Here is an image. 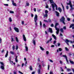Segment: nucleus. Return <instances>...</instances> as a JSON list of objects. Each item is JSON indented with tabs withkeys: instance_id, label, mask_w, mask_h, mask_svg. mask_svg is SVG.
Segmentation results:
<instances>
[{
	"instance_id": "obj_40",
	"label": "nucleus",
	"mask_w": 74,
	"mask_h": 74,
	"mask_svg": "<svg viewBox=\"0 0 74 74\" xmlns=\"http://www.w3.org/2000/svg\"><path fill=\"white\" fill-rule=\"evenodd\" d=\"M41 65H39V66H38V67H39V69H41Z\"/></svg>"
},
{
	"instance_id": "obj_22",
	"label": "nucleus",
	"mask_w": 74,
	"mask_h": 74,
	"mask_svg": "<svg viewBox=\"0 0 74 74\" xmlns=\"http://www.w3.org/2000/svg\"><path fill=\"white\" fill-rule=\"evenodd\" d=\"M43 16L44 18H45V17H47L48 16V14H44Z\"/></svg>"
},
{
	"instance_id": "obj_33",
	"label": "nucleus",
	"mask_w": 74,
	"mask_h": 74,
	"mask_svg": "<svg viewBox=\"0 0 74 74\" xmlns=\"http://www.w3.org/2000/svg\"><path fill=\"white\" fill-rule=\"evenodd\" d=\"M61 5H62V7L63 8V10L64 11V6H63V5L62 4H61Z\"/></svg>"
},
{
	"instance_id": "obj_47",
	"label": "nucleus",
	"mask_w": 74,
	"mask_h": 74,
	"mask_svg": "<svg viewBox=\"0 0 74 74\" xmlns=\"http://www.w3.org/2000/svg\"><path fill=\"white\" fill-rule=\"evenodd\" d=\"M4 5H5V6H8V4H4Z\"/></svg>"
},
{
	"instance_id": "obj_37",
	"label": "nucleus",
	"mask_w": 74,
	"mask_h": 74,
	"mask_svg": "<svg viewBox=\"0 0 74 74\" xmlns=\"http://www.w3.org/2000/svg\"><path fill=\"white\" fill-rule=\"evenodd\" d=\"M45 14H47L48 13V11L47 10H46L45 11Z\"/></svg>"
},
{
	"instance_id": "obj_50",
	"label": "nucleus",
	"mask_w": 74,
	"mask_h": 74,
	"mask_svg": "<svg viewBox=\"0 0 74 74\" xmlns=\"http://www.w3.org/2000/svg\"><path fill=\"white\" fill-rule=\"evenodd\" d=\"M58 47H60V43H58Z\"/></svg>"
},
{
	"instance_id": "obj_29",
	"label": "nucleus",
	"mask_w": 74,
	"mask_h": 74,
	"mask_svg": "<svg viewBox=\"0 0 74 74\" xmlns=\"http://www.w3.org/2000/svg\"><path fill=\"white\" fill-rule=\"evenodd\" d=\"M69 61H70V63H71V64H74V62L73 61H72L70 60Z\"/></svg>"
},
{
	"instance_id": "obj_51",
	"label": "nucleus",
	"mask_w": 74,
	"mask_h": 74,
	"mask_svg": "<svg viewBox=\"0 0 74 74\" xmlns=\"http://www.w3.org/2000/svg\"><path fill=\"white\" fill-rule=\"evenodd\" d=\"M23 66H24V63H23L22 64L21 67H23Z\"/></svg>"
},
{
	"instance_id": "obj_14",
	"label": "nucleus",
	"mask_w": 74,
	"mask_h": 74,
	"mask_svg": "<svg viewBox=\"0 0 74 74\" xmlns=\"http://www.w3.org/2000/svg\"><path fill=\"white\" fill-rule=\"evenodd\" d=\"M13 36H12V37L11 38V42H13V41H15V40L14 39V38L12 37Z\"/></svg>"
},
{
	"instance_id": "obj_24",
	"label": "nucleus",
	"mask_w": 74,
	"mask_h": 74,
	"mask_svg": "<svg viewBox=\"0 0 74 74\" xmlns=\"http://www.w3.org/2000/svg\"><path fill=\"white\" fill-rule=\"evenodd\" d=\"M58 10L60 12H62V9H61V8H58Z\"/></svg>"
},
{
	"instance_id": "obj_35",
	"label": "nucleus",
	"mask_w": 74,
	"mask_h": 74,
	"mask_svg": "<svg viewBox=\"0 0 74 74\" xmlns=\"http://www.w3.org/2000/svg\"><path fill=\"white\" fill-rule=\"evenodd\" d=\"M67 71H71V69H67Z\"/></svg>"
},
{
	"instance_id": "obj_49",
	"label": "nucleus",
	"mask_w": 74,
	"mask_h": 74,
	"mask_svg": "<svg viewBox=\"0 0 74 74\" xmlns=\"http://www.w3.org/2000/svg\"><path fill=\"white\" fill-rule=\"evenodd\" d=\"M67 20H68V21H70V18H67Z\"/></svg>"
},
{
	"instance_id": "obj_27",
	"label": "nucleus",
	"mask_w": 74,
	"mask_h": 74,
	"mask_svg": "<svg viewBox=\"0 0 74 74\" xmlns=\"http://www.w3.org/2000/svg\"><path fill=\"white\" fill-rule=\"evenodd\" d=\"M10 53L11 54H12V55H14V52L12 51H10Z\"/></svg>"
},
{
	"instance_id": "obj_19",
	"label": "nucleus",
	"mask_w": 74,
	"mask_h": 74,
	"mask_svg": "<svg viewBox=\"0 0 74 74\" xmlns=\"http://www.w3.org/2000/svg\"><path fill=\"white\" fill-rule=\"evenodd\" d=\"M52 36L54 38L55 40H56V36H55V35L53 34H52Z\"/></svg>"
},
{
	"instance_id": "obj_3",
	"label": "nucleus",
	"mask_w": 74,
	"mask_h": 74,
	"mask_svg": "<svg viewBox=\"0 0 74 74\" xmlns=\"http://www.w3.org/2000/svg\"><path fill=\"white\" fill-rule=\"evenodd\" d=\"M58 25H59V23H56L55 24V28L56 29V30H57V31L56 32V33L57 34H59V29L56 27V26H57Z\"/></svg>"
},
{
	"instance_id": "obj_34",
	"label": "nucleus",
	"mask_w": 74,
	"mask_h": 74,
	"mask_svg": "<svg viewBox=\"0 0 74 74\" xmlns=\"http://www.w3.org/2000/svg\"><path fill=\"white\" fill-rule=\"evenodd\" d=\"M29 69L30 70H33V68H32V66H30Z\"/></svg>"
},
{
	"instance_id": "obj_1",
	"label": "nucleus",
	"mask_w": 74,
	"mask_h": 74,
	"mask_svg": "<svg viewBox=\"0 0 74 74\" xmlns=\"http://www.w3.org/2000/svg\"><path fill=\"white\" fill-rule=\"evenodd\" d=\"M50 3V4H51L52 7L53 8V11L55 10V6L56 7V10H58V6L56 4V3H54V2L53 1V0H49Z\"/></svg>"
},
{
	"instance_id": "obj_12",
	"label": "nucleus",
	"mask_w": 74,
	"mask_h": 74,
	"mask_svg": "<svg viewBox=\"0 0 74 74\" xmlns=\"http://www.w3.org/2000/svg\"><path fill=\"white\" fill-rule=\"evenodd\" d=\"M56 16H59V12H58L57 11H56Z\"/></svg>"
},
{
	"instance_id": "obj_2",
	"label": "nucleus",
	"mask_w": 74,
	"mask_h": 74,
	"mask_svg": "<svg viewBox=\"0 0 74 74\" xmlns=\"http://www.w3.org/2000/svg\"><path fill=\"white\" fill-rule=\"evenodd\" d=\"M69 3H67L66 4L70 5V7L71 8L70 11H72V10H74V8L73 7V5H72V4H71V0H69Z\"/></svg>"
},
{
	"instance_id": "obj_6",
	"label": "nucleus",
	"mask_w": 74,
	"mask_h": 74,
	"mask_svg": "<svg viewBox=\"0 0 74 74\" xmlns=\"http://www.w3.org/2000/svg\"><path fill=\"white\" fill-rule=\"evenodd\" d=\"M65 20V18L64 16H62L60 19V21L62 22L63 24L65 25V23H64V20Z\"/></svg>"
},
{
	"instance_id": "obj_61",
	"label": "nucleus",
	"mask_w": 74,
	"mask_h": 74,
	"mask_svg": "<svg viewBox=\"0 0 74 74\" xmlns=\"http://www.w3.org/2000/svg\"><path fill=\"white\" fill-rule=\"evenodd\" d=\"M55 47V46L54 45H51V47Z\"/></svg>"
},
{
	"instance_id": "obj_58",
	"label": "nucleus",
	"mask_w": 74,
	"mask_h": 74,
	"mask_svg": "<svg viewBox=\"0 0 74 74\" xmlns=\"http://www.w3.org/2000/svg\"><path fill=\"white\" fill-rule=\"evenodd\" d=\"M46 8H48V5H47L46 6Z\"/></svg>"
},
{
	"instance_id": "obj_46",
	"label": "nucleus",
	"mask_w": 74,
	"mask_h": 74,
	"mask_svg": "<svg viewBox=\"0 0 74 74\" xmlns=\"http://www.w3.org/2000/svg\"><path fill=\"white\" fill-rule=\"evenodd\" d=\"M46 54L47 55H48L49 54V51H46Z\"/></svg>"
},
{
	"instance_id": "obj_60",
	"label": "nucleus",
	"mask_w": 74,
	"mask_h": 74,
	"mask_svg": "<svg viewBox=\"0 0 74 74\" xmlns=\"http://www.w3.org/2000/svg\"><path fill=\"white\" fill-rule=\"evenodd\" d=\"M10 31H11H11H12V29H11V27H10Z\"/></svg>"
},
{
	"instance_id": "obj_23",
	"label": "nucleus",
	"mask_w": 74,
	"mask_h": 74,
	"mask_svg": "<svg viewBox=\"0 0 74 74\" xmlns=\"http://www.w3.org/2000/svg\"><path fill=\"white\" fill-rule=\"evenodd\" d=\"M27 6H28H28H29V3L28 2H27L26 3L25 7H27Z\"/></svg>"
},
{
	"instance_id": "obj_54",
	"label": "nucleus",
	"mask_w": 74,
	"mask_h": 74,
	"mask_svg": "<svg viewBox=\"0 0 74 74\" xmlns=\"http://www.w3.org/2000/svg\"><path fill=\"white\" fill-rule=\"evenodd\" d=\"M56 42V41H54V42H53V44H55V43Z\"/></svg>"
},
{
	"instance_id": "obj_52",
	"label": "nucleus",
	"mask_w": 74,
	"mask_h": 74,
	"mask_svg": "<svg viewBox=\"0 0 74 74\" xmlns=\"http://www.w3.org/2000/svg\"><path fill=\"white\" fill-rule=\"evenodd\" d=\"M66 8L67 10H68V9H69V6H66Z\"/></svg>"
},
{
	"instance_id": "obj_28",
	"label": "nucleus",
	"mask_w": 74,
	"mask_h": 74,
	"mask_svg": "<svg viewBox=\"0 0 74 74\" xmlns=\"http://www.w3.org/2000/svg\"><path fill=\"white\" fill-rule=\"evenodd\" d=\"M13 5H14V6H16V3L13 2V3H12Z\"/></svg>"
},
{
	"instance_id": "obj_62",
	"label": "nucleus",
	"mask_w": 74,
	"mask_h": 74,
	"mask_svg": "<svg viewBox=\"0 0 74 74\" xmlns=\"http://www.w3.org/2000/svg\"><path fill=\"white\" fill-rule=\"evenodd\" d=\"M32 74H35V72L34 71L33 72H32Z\"/></svg>"
},
{
	"instance_id": "obj_16",
	"label": "nucleus",
	"mask_w": 74,
	"mask_h": 74,
	"mask_svg": "<svg viewBox=\"0 0 74 74\" xmlns=\"http://www.w3.org/2000/svg\"><path fill=\"white\" fill-rule=\"evenodd\" d=\"M8 51H7L5 55V58H7V56H8Z\"/></svg>"
},
{
	"instance_id": "obj_4",
	"label": "nucleus",
	"mask_w": 74,
	"mask_h": 74,
	"mask_svg": "<svg viewBox=\"0 0 74 74\" xmlns=\"http://www.w3.org/2000/svg\"><path fill=\"white\" fill-rule=\"evenodd\" d=\"M65 42H66V44H67V45H69L68 42H71V44L74 42V41H73V42H72L71 41L67 39H66L65 40Z\"/></svg>"
},
{
	"instance_id": "obj_57",
	"label": "nucleus",
	"mask_w": 74,
	"mask_h": 74,
	"mask_svg": "<svg viewBox=\"0 0 74 74\" xmlns=\"http://www.w3.org/2000/svg\"><path fill=\"white\" fill-rule=\"evenodd\" d=\"M31 15L32 17H33V16H34V15H33V14H31Z\"/></svg>"
},
{
	"instance_id": "obj_30",
	"label": "nucleus",
	"mask_w": 74,
	"mask_h": 74,
	"mask_svg": "<svg viewBox=\"0 0 74 74\" xmlns=\"http://www.w3.org/2000/svg\"><path fill=\"white\" fill-rule=\"evenodd\" d=\"M74 26V24H72L71 25L70 27V28H71V27H73V26Z\"/></svg>"
},
{
	"instance_id": "obj_42",
	"label": "nucleus",
	"mask_w": 74,
	"mask_h": 74,
	"mask_svg": "<svg viewBox=\"0 0 74 74\" xmlns=\"http://www.w3.org/2000/svg\"><path fill=\"white\" fill-rule=\"evenodd\" d=\"M44 22H47V23H48V21H47V20H44Z\"/></svg>"
},
{
	"instance_id": "obj_38",
	"label": "nucleus",
	"mask_w": 74,
	"mask_h": 74,
	"mask_svg": "<svg viewBox=\"0 0 74 74\" xmlns=\"http://www.w3.org/2000/svg\"><path fill=\"white\" fill-rule=\"evenodd\" d=\"M58 50H59V51H62V49L61 48H59L58 49Z\"/></svg>"
},
{
	"instance_id": "obj_8",
	"label": "nucleus",
	"mask_w": 74,
	"mask_h": 74,
	"mask_svg": "<svg viewBox=\"0 0 74 74\" xmlns=\"http://www.w3.org/2000/svg\"><path fill=\"white\" fill-rule=\"evenodd\" d=\"M34 20L35 21H37L38 20V18H37V14H35V16Z\"/></svg>"
},
{
	"instance_id": "obj_17",
	"label": "nucleus",
	"mask_w": 74,
	"mask_h": 74,
	"mask_svg": "<svg viewBox=\"0 0 74 74\" xmlns=\"http://www.w3.org/2000/svg\"><path fill=\"white\" fill-rule=\"evenodd\" d=\"M49 31L51 33H52V28H49Z\"/></svg>"
},
{
	"instance_id": "obj_20",
	"label": "nucleus",
	"mask_w": 74,
	"mask_h": 74,
	"mask_svg": "<svg viewBox=\"0 0 74 74\" xmlns=\"http://www.w3.org/2000/svg\"><path fill=\"white\" fill-rule=\"evenodd\" d=\"M15 39H16V42H18L19 40H18V38L17 37H16Z\"/></svg>"
},
{
	"instance_id": "obj_56",
	"label": "nucleus",
	"mask_w": 74,
	"mask_h": 74,
	"mask_svg": "<svg viewBox=\"0 0 74 74\" xmlns=\"http://www.w3.org/2000/svg\"><path fill=\"white\" fill-rule=\"evenodd\" d=\"M63 29H64V30H66V27H63Z\"/></svg>"
},
{
	"instance_id": "obj_53",
	"label": "nucleus",
	"mask_w": 74,
	"mask_h": 74,
	"mask_svg": "<svg viewBox=\"0 0 74 74\" xmlns=\"http://www.w3.org/2000/svg\"><path fill=\"white\" fill-rule=\"evenodd\" d=\"M50 74H53V72L52 71H51L50 72Z\"/></svg>"
},
{
	"instance_id": "obj_31",
	"label": "nucleus",
	"mask_w": 74,
	"mask_h": 74,
	"mask_svg": "<svg viewBox=\"0 0 74 74\" xmlns=\"http://www.w3.org/2000/svg\"><path fill=\"white\" fill-rule=\"evenodd\" d=\"M60 32H62V33H63V32H64L63 29L62 28H61L60 29Z\"/></svg>"
},
{
	"instance_id": "obj_25",
	"label": "nucleus",
	"mask_w": 74,
	"mask_h": 74,
	"mask_svg": "<svg viewBox=\"0 0 74 74\" xmlns=\"http://www.w3.org/2000/svg\"><path fill=\"white\" fill-rule=\"evenodd\" d=\"M40 49H41V50H42V51H44V48H42V47L40 46Z\"/></svg>"
},
{
	"instance_id": "obj_15",
	"label": "nucleus",
	"mask_w": 74,
	"mask_h": 74,
	"mask_svg": "<svg viewBox=\"0 0 74 74\" xmlns=\"http://www.w3.org/2000/svg\"><path fill=\"white\" fill-rule=\"evenodd\" d=\"M33 44H34V45H36V41H35V40L33 39Z\"/></svg>"
},
{
	"instance_id": "obj_55",
	"label": "nucleus",
	"mask_w": 74,
	"mask_h": 74,
	"mask_svg": "<svg viewBox=\"0 0 74 74\" xmlns=\"http://www.w3.org/2000/svg\"><path fill=\"white\" fill-rule=\"evenodd\" d=\"M35 25L36 26H37V21H35Z\"/></svg>"
},
{
	"instance_id": "obj_36",
	"label": "nucleus",
	"mask_w": 74,
	"mask_h": 74,
	"mask_svg": "<svg viewBox=\"0 0 74 74\" xmlns=\"http://www.w3.org/2000/svg\"><path fill=\"white\" fill-rule=\"evenodd\" d=\"M65 49L66 51H69V49H68V48L66 47L65 48Z\"/></svg>"
},
{
	"instance_id": "obj_45",
	"label": "nucleus",
	"mask_w": 74,
	"mask_h": 74,
	"mask_svg": "<svg viewBox=\"0 0 74 74\" xmlns=\"http://www.w3.org/2000/svg\"><path fill=\"white\" fill-rule=\"evenodd\" d=\"M18 73L21 74H23V73L22 72H21L20 71H18Z\"/></svg>"
},
{
	"instance_id": "obj_13",
	"label": "nucleus",
	"mask_w": 74,
	"mask_h": 74,
	"mask_svg": "<svg viewBox=\"0 0 74 74\" xmlns=\"http://www.w3.org/2000/svg\"><path fill=\"white\" fill-rule=\"evenodd\" d=\"M8 20L10 22H11L12 21V18H11V17H9L8 19Z\"/></svg>"
},
{
	"instance_id": "obj_59",
	"label": "nucleus",
	"mask_w": 74,
	"mask_h": 74,
	"mask_svg": "<svg viewBox=\"0 0 74 74\" xmlns=\"http://www.w3.org/2000/svg\"><path fill=\"white\" fill-rule=\"evenodd\" d=\"M34 11H35V12H36V8H34Z\"/></svg>"
},
{
	"instance_id": "obj_26",
	"label": "nucleus",
	"mask_w": 74,
	"mask_h": 74,
	"mask_svg": "<svg viewBox=\"0 0 74 74\" xmlns=\"http://www.w3.org/2000/svg\"><path fill=\"white\" fill-rule=\"evenodd\" d=\"M25 48L26 51H28V47L27 46H25Z\"/></svg>"
},
{
	"instance_id": "obj_64",
	"label": "nucleus",
	"mask_w": 74,
	"mask_h": 74,
	"mask_svg": "<svg viewBox=\"0 0 74 74\" xmlns=\"http://www.w3.org/2000/svg\"><path fill=\"white\" fill-rule=\"evenodd\" d=\"M43 27H45V23L43 24Z\"/></svg>"
},
{
	"instance_id": "obj_48",
	"label": "nucleus",
	"mask_w": 74,
	"mask_h": 74,
	"mask_svg": "<svg viewBox=\"0 0 74 74\" xmlns=\"http://www.w3.org/2000/svg\"><path fill=\"white\" fill-rule=\"evenodd\" d=\"M60 64H62V63H63V62H62V61L61 60L60 61Z\"/></svg>"
},
{
	"instance_id": "obj_10",
	"label": "nucleus",
	"mask_w": 74,
	"mask_h": 74,
	"mask_svg": "<svg viewBox=\"0 0 74 74\" xmlns=\"http://www.w3.org/2000/svg\"><path fill=\"white\" fill-rule=\"evenodd\" d=\"M62 57L65 58L67 63H68V64H69V62L68 61V60H67V56H66L63 55L62 56Z\"/></svg>"
},
{
	"instance_id": "obj_63",
	"label": "nucleus",
	"mask_w": 74,
	"mask_h": 74,
	"mask_svg": "<svg viewBox=\"0 0 74 74\" xmlns=\"http://www.w3.org/2000/svg\"><path fill=\"white\" fill-rule=\"evenodd\" d=\"M22 25H23V24H24V21H22Z\"/></svg>"
},
{
	"instance_id": "obj_41",
	"label": "nucleus",
	"mask_w": 74,
	"mask_h": 74,
	"mask_svg": "<svg viewBox=\"0 0 74 74\" xmlns=\"http://www.w3.org/2000/svg\"><path fill=\"white\" fill-rule=\"evenodd\" d=\"M60 69H61V71H64V70H63V69H62V67H60Z\"/></svg>"
},
{
	"instance_id": "obj_21",
	"label": "nucleus",
	"mask_w": 74,
	"mask_h": 74,
	"mask_svg": "<svg viewBox=\"0 0 74 74\" xmlns=\"http://www.w3.org/2000/svg\"><path fill=\"white\" fill-rule=\"evenodd\" d=\"M38 74H41V71H40V69H38Z\"/></svg>"
},
{
	"instance_id": "obj_11",
	"label": "nucleus",
	"mask_w": 74,
	"mask_h": 74,
	"mask_svg": "<svg viewBox=\"0 0 74 74\" xmlns=\"http://www.w3.org/2000/svg\"><path fill=\"white\" fill-rule=\"evenodd\" d=\"M23 37L24 41H26V37H25V35H23Z\"/></svg>"
},
{
	"instance_id": "obj_18",
	"label": "nucleus",
	"mask_w": 74,
	"mask_h": 74,
	"mask_svg": "<svg viewBox=\"0 0 74 74\" xmlns=\"http://www.w3.org/2000/svg\"><path fill=\"white\" fill-rule=\"evenodd\" d=\"M17 58H18V56H16V58H15L16 62H18V60L17 59Z\"/></svg>"
},
{
	"instance_id": "obj_39",
	"label": "nucleus",
	"mask_w": 74,
	"mask_h": 74,
	"mask_svg": "<svg viewBox=\"0 0 74 74\" xmlns=\"http://www.w3.org/2000/svg\"><path fill=\"white\" fill-rule=\"evenodd\" d=\"M49 60L50 62H51V63H53V61L51 60Z\"/></svg>"
},
{
	"instance_id": "obj_44",
	"label": "nucleus",
	"mask_w": 74,
	"mask_h": 74,
	"mask_svg": "<svg viewBox=\"0 0 74 74\" xmlns=\"http://www.w3.org/2000/svg\"><path fill=\"white\" fill-rule=\"evenodd\" d=\"M12 49L13 50H14L15 49V46L14 45L13 46Z\"/></svg>"
},
{
	"instance_id": "obj_9",
	"label": "nucleus",
	"mask_w": 74,
	"mask_h": 74,
	"mask_svg": "<svg viewBox=\"0 0 74 74\" xmlns=\"http://www.w3.org/2000/svg\"><path fill=\"white\" fill-rule=\"evenodd\" d=\"M14 29L16 32H17V33H19V29H18V28L16 27H14Z\"/></svg>"
},
{
	"instance_id": "obj_5",
	"label": "nucleus",
	"mask_w": 74,
	"mask_h": 74,
	"mask_svg": "<svg viewBox=\"0 0 74 74\" xmlns=\"http://www.w3.org/2000/svg\"><path fill=\"white\" fill-rule=\"evenodd\" d=\"M0 63L1 64L2 66H1V69H2V70H4V63L3 62H0Z\"/></svg>"
},
{
	"instance_id": "obj_32",
	"label": "nucleus",
	"mask_w": 74,
	"mask_h": 74,
	"mask_svg": "<svg viewBox=\"0 0 74 74\" xmlns=\"http://www.w3.org/2000/svg\"><path fill=\"white\" fill-rule=\"evenodd\" d=\"M10 14H14V11H10Z\"/></svg>"
},
{
	"instance_id": "obj_7",
	"label": "nucleus",
	"mask_w": 74,
	"mask_h": 74,
	"mask_svg": "<svg viewBox=\"0 0 74 74\" xmlns=\"http://www.w3.org/2000/svg\"><path fill=\"white\" fill-rule=\"evenodd\" d=\"M52 40V38H51L49 40H47V41L46 42V44H48V43L51 44V43H52V41H51Z\"/></svg>"
},
{
	"instance_id": "obj_43",
	"label": "nucleus",
	"mask_w": 74,
	"mask_h": 74,
	"mask_svg": "<svg viewBox=\"0 0 74 74\" xmlns=\"http://www.w3.org/2000/svg\"><path fill=\"white\" fill-rule=\"evenodd\" d=\"M16 50H17L18 49V45H16Z\"/></svg>"
}]
</instances>
